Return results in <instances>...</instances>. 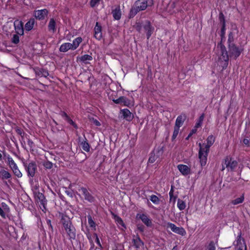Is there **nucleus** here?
<instances>
[{
	"label": "nucleus",
	"mask_w": 250,
	"mask_h": 250,
	"mask_svg": "<svg viewBox=\"0 0 250 250\" xmlns=\"http://www.w3.org/2000/svg\"><path fill=\"white\" fill-rule=\"evenodd\" d=\"M227 42L229 51H227L226 47L222 44V41L218 43L217 46V48H220L219 60L223 62L222 64L223 70L226 69L228 65L229 56L236 59L243 51V48L237 46L234 43L233 34L231 32L229 34Z\"/></svg>",
	"instance_id": "1"
},
{
	"label": "nucleus",
	"mask_w": 250,
	"mask_h": 250,
	"mask_svg": "<svg viewBox=\"0 0 250 250\" xmlns=\"http://www.w3.org/2000/svg\"><path fill=\"white\" fill-rule=\"evenodd\" d=\"M215 142L214 137L211 135L207 139V144H199V150L198 152L199 159L202 167L205 166L207 164V157L209 151L210 147Z\"/></svg>",
	"instance_id": "2"
},
{
	"label": "nucleus",
	"mask_w": 250,
	"mask_h": 250,
	"mask_svg": "<svg viewBox=\"0 0 250 250\" xmlns=\"http://www.w3.org/2000/svg\"><path fill=\"white\" fill-rule=\"evenodd\" d=\"M153 4V0H136L130 10L129 18H133L138 12L146 10L148 7L152 6Z\"/></svg>",
	"instance_id": "3"
},
{
	"label": "nucleus",
	"mask_w": 250,
	"mask_h": 250,
	"mask_svg": "<svg viewBox=\"0 0 250 250\" xmlns=\"http://www.w3.org/2000/svg\"><path fill=\"white\" fill-rule=\"evenodd\" d=\"M34 193L36 200L41 209L45 212L46 210V206L47 205V200L44 195L42 193L36 191H34Z\"/></svg>",
	"instance_id": "4"
},
{
	"label": "nucleus",
	"mask_w": 250,
	"mask_h": 250,
	"mask_svg": "<svg viewBox=\"0 0 250 250\" xmlns=\"http://www.w3.org/2000/svg\"><path fill=\"white\" fill-rule=\"evenodd\" d=\"M23 166L25 167V170L27 173L28 177H33L35 175V173L37 171V166L36 163L34 161L31 162L24 163Z\"/></svg>",
	"instance_id": "5"
},
{
	"label": "nucleus",
	"mask_w": 250,
	"mask_h": 250,
	"mask_svg": "<svg viewBox=\"0 0 250 250\" xmlns=\"http://www.w3.org/2000/svg\"><path fill=\"white\" fill-rule=\"evenodd\" d=\"M143 29L146 34L147 39H149L154 30V27L149 21H146L143 23Z\"/></svg>",
	"instance_id": "6"
},
{
	"label": "nucleus",
	"mask_w": 250,
	"mask_h": 250,
	"mask_svg": "<svg viewBox=\"0 0 250 250\" xmlns=\"http://www.w3.org/2000/svg\"><path fill=\"white\" fill-rule=\"evenodd\" d=\"M112 101L116 104L129 107L131 105V101L125 96H121L117 99H113Z\"/></svg>",
	"instance_id": "7"
},
{
	"label": "nucleus",
	"mask_w": 250,
	"mask_h": 250,
	"mask_svg": "<svg viewBox=\"0 0 250 250\" xmlns=\"http://www.w3.org/2000/svg\"><path fill=\"white\" fill-rule=\"evenodd\" d=\"M65 233L70 240L75 239L76 238V229L72 224L64 227Z\"/></svg>",
	"instance_id": "8"
},
{
	"label": "nucleus",
	"mask_w": 250,
	"mask_h": 250,
	"mask_svg": "<svg viewBox=\"0 0 250 250\" xmlns=\"http://www.w3.org/2000/svg\"><path fill=\"white\" fill-rule=\"evenodd\" d=\"M133 246L135 248L136 250H140L143 248L144 243L141 240L138 235H133L132 240Z\"/></svg>",
	"instance_id": "9"
},
{
	"label": "nucleus",
	"mask_w": 250,
	"mask_h": 250,
	"mask_svg": "<svg viewBox=\"0 0 250 250\" xmlns=\"http://www.w3.org/2000/svg\"><path fill=\"white\" fill-rule=\"evenodd\" d=\"M234 245L236 247L237 250H247L246 245L241 234L237 236V239L234 242Z\"/></svg>",
	"instance_id": "10"
},
{
	"label": "nucleus",
	"mask_w": 250,
	"mask_h": 250,
	"mask_svg": "<svg viewBox=\"0 0 250 250\" xmlns=\"http://www.w3.org/2000/svg\"><path fill=\"white\" fill-rule=\"evenodd\" d=\"M237 162L236 161L232 160L230 157H227L225 160V165L228 170L232 171L234 168L237 167Z\"/></svg>",
	"instance_id": "11"
},
{
	"label": "nucleus",
	"mask_w": 250,
	"mask_h": 250,
	"mask_svg": "<svg viewBox=\"0 0 250 250\" xmlns=\"http://www.w3.org/2000/svg\"><path fill=\"white\" fill-rule=\"evenodd\" d=\"M167 227L169 228L173 232L182 236L185 235L186 233L184 228L182 227H178L175 225L171 223H168L167 224Z\"/></svg>",
	"instance_id": "12"
},
{
	"label": "nucleus",
	"mask_w": 250,
	"mask_h": 250,
	"mask_svg": "<svg viewBox=\"0 0 250 250\" xmlns=\"http://www.w3.org/2000/svg\"><path fill=\"white\" fill-rule=\"evenodd\" d=\"M84 139L82 140L81 139V137H79L78 138V143L80 145V146L82 148V149L86 151V152H89L90 148V146L88 143V141L86 137H85L84 135Z\"/></svg>",
	"instance_id": "13"
},
{
	"label": "nucleus",
	"mask_w": 250,
	"mask_h": 250,
	"mask_svg": "<svg viewBox=\"0 0 250 250\" xmlns=\"http://www.w3.org/2000/svg\"><path fill=\"white\" fill-rule=\"evenodd\" d=\"M48 11L46 9L35 10L34 12L33 15L37 19L39 20H42L45 19L48 14Z\"/></svg>",
	"instance_id": "14"
},
{
	"label": "nucleus",
	"mask_w": 250,
	"mask_h": 250,
	"mask_svg": "<svg viewBox=\"0 0 250 250\" xmlns=\"http://www.w3.org/2000/svg\"><path fill=\"white\" fill-rule=\"evenodd\" d=\"M15 30L17 34L22 35L24 34L23 24L21 21L16 20L14 22Z\"/></svg>",
	"instance_id": "15"
},
{
	"label": "nucleus",
	"mask_w": 250,
	"mask_h": 250,
	"mask_svg": "<svg viewBox=\"0 0 250 250\" xmlns=\"http://www.w3.org/2000/svg\"><path fill=\"white\" fill-rule=\"evenodd\" d=\"M120 113L122 114L123 118L128 122L132 121L134 118L133 115L127 108L121 110Z\"/></svg>",
	"instance_id": "16"
},
{
	"label": "nucleus",
	"mask_w": 250,
	"mask_h": 250,
	"mask_svg": "<svg viewBox=\"0 0 250 250\" xmlns=\"http://www.w3.org/2000/svg\"><path fill=\"white\" fill-rule=\"evenodd\" d=\"M94 37L98 40H100L102 38V27L98 22L94 28Z\"/></svg>",
	"instance_id": "17"
},
{
	"label": "nucleus",
	"mask_w": 250,
	"mask_h": 250,
	"mask_svg": "<svg viewBox=\"0 0 250 250\" xmlns=\"http://www.w3.org/2000/svg\"><path fill=\"white\" fill-rule=\"evenodd\" d=\"M187 116L184 114L178 116L176 120L175 127L180 128L186 120Z\"/></svg>",
	"instance_id": "18"
},
{
	"label": "nucleus",
	"mask_w": 250,
	"mask_h": 250,
	"mask_svg": "<svg viewBox=\"0 0 250 250\" xmlns=\"http://www.w3.org/2000/svg\"><path fill=\"white\" fill-rule=\"evenodd\" d=\"M178 170L184 175H187L190 173V168L185 165H178L177 166Z\"/></svg>",
	"instance_id": "19"
},
{
	"label": "nucleus",
	"mask_w": 250,
	"mask_h": 250,
	"mask_svg": "<svg viewBox=\"0 0 250 250\" xmlns=\"http://www.w3.org/2000/svg\"><path fill=\"white\" fill-rule=\"evenodd\" d=\"M111 13L114 20H119L122 15L120 6H117L114 9L112 10Z\"/></svg>",
	"instance_id": "20"
},
{
	"label": "nucleus",
	"mask_w": 250,
	"mask_h": 250,
	"mask_svg": "<svg viewBox=\"0 0 250 250\" xmlns=\"http://www.w3.org/2000/svg\"><path fill=\"white\" fill-rule=\"evenodd\" d=\"M77 60L84 64H89V62L88 61H92L93 60V58L91 55L85 54L80 57H78Z\"/></svg>",
	"instance_id": "21"
},
{
	"label": "nucleus",
	"mask_w": 250,
	"mask_h": 250,
	"mask_svg": "<svg viewBox=\"0 0 250 250\" xmlns=\"http://www.w3.org/2000/svg\"><path fill=\"white\" fill-rule=\"evenodd\" d=\"M3 155L4 157L7 159L8 165L12 170L18 167L12 158L9 155H6L4 152H3Z\"/></svg>",
	"instance_id": "22"
},
{
	"label": "nucleus",
	"mask_w": 250,
	"mask_h": 250,
	"mask_svg": "<svg viewBox=\"0 0 250 250\" xmlns=\"http://www.w3.org/2000/svg\"><path fill=\"white\" fill-rule=\"evenodd\" d=\"M61 222L63 225V227H65L72 224L70 218L66 215L61 214Z\"/></svg>",
	"instance_id": "23"
},
{
	"label": "nucleus",
	"mask_w": 250,
	"mask_h": 250,
	"mask_svg": "<svg viewBox=\"0 0 250 250\" xmlns=\"http://www.w3.org/2000/svg\"><path fill=\"white\" fill-rule=\"evenodd\" d=\"M139 218L147 226H150L151 225V221L146 215L145 214H140Z\"/></svg>",
	"instance_id": "24"
},
{
	"label": "nucleus",
	"mask_w": 250,
	"mask_h": 250,
	"mask_svg": "<svg viewBox=\"0 0 250 250\" xmlns=\"http://www.w3.org/2000/svg\"><path fill=\"white\" fill-rule=\"evenodd\" d=\"M35 20L34 18H31L25 24V29L26 31H29L31 30L35 24Z\"/></svg>",
	"instance_id": "25"
},
{
	"label": "nucleus",
	"mask_w": 250,
	"mask_h": 250,
	"mask_svg": "<svg viewBox=\"0 0 250 250\" xmlns=\"http://www.w3.org/2000/svg\"><path fill=\"white\" fill-rule=\"evenodd\" d=\"M36 75L41 77H44L46 78L49 75V73L47 70L43 68H38L35 70Z\"/></svg>",
	"instance_id": "26"
},
{
	"label": "nucleus",
	"mask_w": 250,
	"mask_h": 250,
	"mask_svg": "<svg viewBox=\"0 0 250 250\" xmlns=\"http://www.w3.org/2000/svg\"><path fill=\"white\" fill-rule=\"evenodd\" d=\"M69 49H71V43L69 42L62 44L59 48L60 51L62 52H66Z\"/></svg>",
	"instance_id": "27"
},
{
	"label": "nucleus",
	"mask_w": 250,
	"mask_h": 250,
	"mask_svg": "<svg viewBox=\"0 0 250 250\" xmlns=\"http://www.w3.org/2000/svg\"><path fill=\"white\" fill-rule=\"evenodd\" d=\"M82 42V38L81 37H78L73 40L72 43H71V50L76 49Z\"/></svg>",
	"instance_id": "28"
},
{
	"label": "nucleus",
	"mask_w": 250,
	"mask_h": 250,
	"mask_svg": "<svg viewBox=\"0 0 250 250\" xmlns=\"http://www.w3.org/2000/svg\"><path fill=\"white\" fill-rule=\"evenodd\" d=\"M82 192L84 196L85 199L89 201V202L93 201V197L88 192L86 188H82Z\"/></svg>",
	"instance_id": "29"
},
{
	"label": "nucleus",
	"mask_w": 250,
	"mask_h": 250,
	"mask_svg": "<svg viewBox=\"0 0 250 250\" xmlns=\"http://www.w3.org/2000/svg\"><path fill=\"white\" fill-rule=\"evenodd\" d=\"M48 28L49 31H51L53 33L56 31V22L54 19L52 18L50 20Z\"/></svg>",
	"instance_id": "30"
},
{
	"label": "nucleus",
	"mask_w": 250,
	"mask_h": 250,
	"mask_svg": "<svg viewBox=\"0 0 250 250\" xmlns=\"http://www.w3.org/2000/svg\"><path fill=\"white\" fill-rule=\"evenodd\" d=\"M114 219L118 226L121 227L122 229H125V225L122 219L120 217L116 215L114 217Z\"/></svg>",
	"instance_id": "31"
},
{
	"label": "nucleus",
	"mask_w": 250,
	"mask_h": 250,
	"mask_svg": "<svg viewBox=\"0 0 250 250\" xmlns=\"http://www.w3.org/2000/svg\"><path fill=\"white\" fill-rule=\"evenodd\" d=\"M11 177V174L8 171L4 169H1L0 170V178L2 179H7Z\"/></svg>",
	"instance_id": "32"
},
{
	"label": "nucleus",
	"mask_w": 250,
	"mask_h": 250,
	"mask_svg": "<svg viewBox=\"0 0 250 250\" xmlns=\"http://www.w3.org/2000/svg\"><path fill=\"white\" fill-rule=\"evenodd\" d=\"M244 200V195H242L240 197L231 201V203L233 205H236L242 203Z\"/></svg>",
	"instance_id": "33"
},
{
	"label": "nucleus",
	"mask_w": 250,
	"mask_h": 250,
	"mask_svg": "<svg viewBox=\"0 0 250 250\" xmlns=\"http://www.w3.org/2000/svg\"><path fill=\"white\" fill-rule=\"evenodd\" d=\"M185 203L182 200L178 199L177 201V207L180 210L184 209L186 208Z\"/></svg>",
	"instance_id": "34"
},
{
	"label": "nucleus",
	"mask_w": 250,
	"mask_h": 250,
	"mask_svg": "<svg viewBox=\"0 0 250 250\" xmlns=\"http://www.w3.org/2000/svg\"><path fill=\"white\" fill-rule=\"evenodd\" d=\"M157 158L158 157L157 155H156L154 153H151L148 160V163H153Z\"/></svg>",
	"instance_id": "35"
},
{
	"label": "nucleus",
	"mask_w": 250,
	"mask_h": 250,
	"mask_svg": "<svg viewBox=\"0 0 250 250\" xmlns=\"http://www.w3.org/2000/svg\"><path fill=\"white\" fill-rule=\"evenodd\" d=\"M133 28L136 30L138 32L141 33L142 30L143 29V23H140V22H136L134 25Z\"/></svg>",
	"instance_id": "36"
},
{
	"label": "nucleus",
	"mask_w": 250,
	"mask_h": 250,
	"mask_svg": "<svg viewBox=\"0 0 250 250\" xmlns=\"http://www.w3.org/2000/svg\"><path fill=\"white\" fill-rule=\"evenodd\" d=\"M63 191L64 192L66 195L70 197H72L74 195V191L72 188H62Z\"/></svg>",
	"instance_id": "37"
},
{
	"label": "nucleus",
	"mask_w": 250,
	"mask_h": 250,
	"mask_svg": "<svg viewBox=\"0 0 250 250\" xmlns=\"http://www.w3.org/2000/svg\"><path fill=\"white\" fill-rule=\"evenodd\" d=\"M19 35L17 34L13 35V37L11 39V42L13 43L17 44L19 42L20 40Z\"/></svg>",
	"instance_id": "38"
},
{
	"label": "nucleus",
	"mask_w": 250,
	"mask_h": 250,
	"mask_svg": "<svg viewBox=\"0 0 250 250\" xmlns=\"http://www.w3.org/2000/svg\"><path fill=\"white\" fill-rule=\"evenodd\" d=\"M204 119V114H202L199 117L198 122L196 123L195 127H199L202 124Z\"/></svg>",
	"instance_id": "39"
},
{
	"label": "nucleus",
	"mask_w": 250,
	"mask_h": 250,
	"mask_svg": "<svg viewBox=\"0 0 250 250\" xmlns=\"http://www.w3.org/2000/svg\"><path fill=\"white\" fill-rule=\"evenodd\" d=\"M53 163L49 161L44 162L43 164V166L46 169H51L53 167Z\"/></svg>",
	"instance_id": "40"
},
{
	"label": "nucleus",
	"mask_w": 250,
	"mask_h": 250,
	"mask_svg": "<svg viewBox=\"0 0 250 250\" xmlns=\"http://www.w3.org/2000/svg\"><path fill=\"white\" fill-rule=\"evenodd\" d=\"M150 200L155 204H158L159 203V199L157 196L155 195H152L150 196Z\"/></svg>",
	"instance_id": "41"
},
{
	"label": "nucleus",
	"mask_w": 250,
	"mask_h": 250,
	"mask_svg": "<svg viewBox=\"0 0 250 250\" xmlns=\"http://www.w3.org/2000/svg\"><path fill=\"white\" fill-rule=\"evenodd\" d=\"M219 19L222 25H226L225 16L222 12L219 13Z\"/></svg>",
	"instance_id": "42"
},
{
	"label": "nucleus",
	"mask_w": 250,
	"mask_h": 250,
	"mask_svg": "<svg viewBox=\"0 0 250 250\" xmlns=\"http://www.w3.org/2000/svg\"><path fill=\"white\" fill-rule=\"evenodd\" d=\"M88 222L90 227L95 228L96 226L95 223L93 220L90 215L88 216Z\"/></svg>",
	"instance_id": "43"
},
{
	"label": "nucleus",
	"mask_w": 250,
	"mask_h": 250,
	"mask_svg": "<svg viewBox=\"0 0 250 250\" xmlns=\"http://www.w3.org/2000/svg\"><path fill=\"white\" fill-rule=\"evenodd\" d=\"M215 243L213 241H212L209 243L206 250H215Z\"/></svg>",
	"instance_id": "44"
},
{
	"label": "nucleus",
	"mask_w": 250,
	"mask_h": 250,
	"mask_svg": "<svg viewBox=\"0 0 250 250\" xmlns=\"http://www.w3.org/2000/svg\"><path fill=\"white\" fill-rule=\"evenodd\" d=\"M14 174L17 176L18 178H20L22 176V173L20 171V170L18 169V167H16L13 169H12Z\"/></svg>",
	"instance_id": "45"
},
{
	"label": "nucleus",
	"mask_w": 250,
	"mask_h": 250,
	"mask_svg": "<svg viewBox=\"0 0 250 250\" xmlns=\"http://www.w3.org/2000/svg\"><path fill=\"white\" fill-rule=\"evenodd\" d=\"M179 131V128L174 127L173 133L172 136V140H174L177 136Z\"/></svg>",
	"instance_id": "46"
},
{
	"label": "nucleus",
	"mask_w": 250,
	"mask_h": 250,
	"mask_svg": "<svg viewBox=\"0 0 250 250\" xmlns=\"http://www.w3.org/2000/svg\"><path fill=\"white\" fill-rule=\"evenodd\" d=\"M59 114L66 121L70 117L66 113L63 111H61Z\"/></svg>",
	"instance_id": "47"
},
{
	"label": "nucleus",
	"mask_w": 250,
	"mask_h": 250,
	"mask_svg": "<svg viewBox=\"0 0 250 250\" xmlns=\"http://www.w3.org/2000/svg\"><path fill=\"white\" fill-rule=\"evenodd\" d=\"M100 0H91L90 1V5L91 7H94L97 5L99 4Z\"/></svg>",
	"instance_id": "48"
},
{
	"label": "nucleus",
	"mask_w": 250,
	"mask_h": 250,
	"mask_svg": "<svg viewBox=\"0 0 250 250\" xmlns=\"http://www.w3.org/2000/svg\"><path fill=\"white\" fill-rule=\"evenodd\" d=\"M226 25H222V28L221 30V36L222 39L224 37L225 34Z\"/></svg>",
	"instance_id": "49"
},
{
	"label": "nucleus",
	"mask_w": 250,
	"mask_h": 250,
	"mask_svg": "<svg viewBox=\"0 0 250 250\" xmlns=\"http://www.w3.org/2000/svg\"><path fill=\"white\" fill-rule=\"evenodd\" d=\"M69 124L73 126V127L75 128H78L77 125L72 120H71L70 118L67 120L66 121Z\"/></svg>",
	"instance_id": "50"
},
{
	"label": "nucleus",
	"mask_w": 250,
	"mask_h": 250,
	"mask_svg": "<svg viewBox=\"0 0 250 250\" xmlns=\"http://www.w3.org/2000/svg\"><path fill=\"white\" fill-rule=\"evenodd\" d=\"M243 143L247 146H250V138H245L243 141Z\"/></svg>",
	"instance_id": "51"
},
{
	"label": "nucleus",
	"mask_w": 250,
	"mask_h": 250,
	"mask_svg": "<svg viewBox=\"0 0 250 250\" xmlns=\"http://www.w3.org/2000/svg\"><path fill=\"white\" fill-rule=\"evenodd\" d=\"M0 215L3 218L5 217V213L1 208H0Z\"/></svg>",
	"instance_id": "52"
},
{
	"label": "nucleus",
	"mask_w": 250,
	"mask_h": 250,
	"mask_svg": "<svg viewBox=\"0 0 250 250\" xmlns=\"http://www.w3.org/2000/svg\"><path fill=\"white\" fill-rule=\"evenodd\" d=\"M27 144L30 147H32L34 145V143L32 140H28L27 141Z\"/></svg>",
	"instance_id": "53"
},
{
	"label": "nucleus",
	"mask_w": 250,
	"mask_h": 250,
	"mask_svg": "<svg viewBox=\"0 0 250 250\" xmlns=\"http://www.w3.org/2000/svg\"><path fill=\"white\" fill-rule=\"evenodd\" d=\"M93 123L97 126H100L101 125V124L96 119H93Z\"/></svg>",
	"instance_id": "54"
},
{
	"label": "nucleus",
	"mask_w": 250,
	"mask_h": 250,
	"mask_svg": "<svg viewBox=\"0 0 250 250\" xmlns=\"http://www.w3.org/2000/svg\"><path fill=\"white\" fill-rule=\"evenodd\" d=\"M96 235V243L98 244V245L100 247H102V245L100 243V240H99V239L97 236V234H95Z\"/></svg>",
	"instance_id": "55"
},
{
	"label": "nucleus",
	"mask_w": 250,
	"mask_h": 250,
	"mask_svg": "<svg viewBox=\"0 0 250 250\" xmlns=\"http://www.w3.org/2000/svg\"><path fill=\"white\" fill-rule=\"evenodd\" d=\"M197 127H195V126H194V128H193L192 129V130L191 131L190 133H192V135L194 133H195L197 131Z\"/></svg>",
	"instance_id": "56"
},
{
	"label": "nucleus",
	"mask_w": 250,
	"mask_h": 250,
	"mask_svg": "<svg viewBox=\"0 0 250 250\" xmlns=\"http://www.w3.org/2000/svg\"><path fill=\"white\" fill-rule=\"evenodd\" d=\"M47 225L51 228V229H52V226L51 224V221L50 220H48L47 221Z\"/></svg>",
	"instance_id": "57"
},
{
	"label": "nucleus",
	"mask_w": 250,
	"mask_h": 250,
	"mask_svg": "<svg viewBox=\"0 0 250 250\" xmlns=\"http://www.w3.org/2000/svg\"><path fill=\"white\" fill-rule=\"evenodd\" d=\"M245 138H247V139H249V138H250V134H249V133H248H248H247V134H246V135H245Z\"/></svg>",
	"instance_id": "58"
},
{
	"label": "nucleus",
	"mask_w": 250,
	"mask_h": 250,
	"mask_svg": "<svg viewBox=\"0 0 250 250\" xmlns=\"http://www.w3.org/2000/svg\"><path fill=\"white\" fill-rule=\"evenodd\" d=\"M173 192V188H171V190L169 192V195L170 196H171L172 195Z\"/></svg>",
	"instance_id": "59"
},
{
	"label": "nucleus",
	"mask_w": 250,
	"mask_h": 250,
	"mask_svg": "<svg viewBox=\"0 0 250 250\" xmlns=\"http://www.w3.org/2000/svg\"><path fill=\"white\" fill-rule=\"evenodd\" d=\"M225 167H226V166L225 165V163H224V164L222 165V168L221 170L223 171L225 169Z\"/></svg>",
	"instance_id": "60"
},
{
	"label": "nucleus",
	"mask_w": 250,
	"mask_h": 250,
	"mask_svg": "<svg viewBox=\"0 0 250 250\" xmlns=\"http://www.w3.org/2000/svg\"><path fill=\"white\" fill-rule=\"evenodd\" d=\"M192 136V133H189L188 136L186 138V140H188V138Z\"/></svg>",
	"instance_id": "61"
},
{
	"label": "nucleus",
	"mask_w": 250,
	"mask_h": 250,
	"mask_svg": "<svg viewBox=\"0 0 250 250\" xmlns=\"http://www.w3.org/2000/svg\"><path fill=\"white\" fill-rule=\"evenodd\" d=\"M2 160V155L0 153V161Z\"/></svg>",
	"instance_id": "62"
},
{
	"label": "nucleus",
	"mask_w": 250,
	"mask_h": 250,
	"mask_svg": "<svg viewBox=\"0 0 250 250\" xmlns=\"http://www.w3.org/2000/svg\"><path fill=\"white\" fill-rule=\"evenodd\" d=\"M93 247H94V244H92V246L91 247V248H90V250H92V249H93Z\"/></svg>",
	"instance_id": "63"
},
{
	"label": "nucleus",
	"mask_w": 250,
	"mask_h": 250,
	"mask_svg": "<svg viewBox=\"0 0 250 250\" xmlns=\"http://www.w3.org/2000/svg\"><path fill=\"white\" fill-rule=\"evenodd\" d=\"M53 122H54L56 125H58L57 123L55 120H53Z\"/></svg>",
	"instance_id": "64"
}]
</instances>
